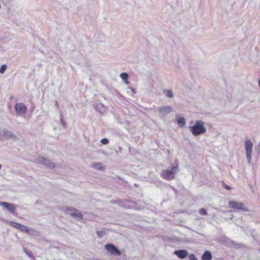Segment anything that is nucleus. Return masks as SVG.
I'll use <instances>...</instances> for the list:
<instances>
[{
    "label": "nucleus",
    "instance_id": "nucleus-1",
    "mask_svg": "<svg viewBox=\"0 0 260 260\" xmlns=\"http://www.w3.org/2000/svg\"><path fill=\"white\" fill-rule=\"evenodd\" d=\"M188 128L194 136H198L206 132V128L202 120H196L192 126H189Z\"/></svg>",
    "mask_w": 260,
    "mask_h": 260
},
{
    "label": "nucleus",
    "instance_id": "nucleus-2",
    "mask_svg": "<svg viewBox=\"0 0 260 260\" xmlns=\"http://www.w3.org/2000/svg\"><path fill=\"white\" fill-rule=\"evenodd\" d=\"M178 171V166H173L171 170L167 169L163 170L161 173V176L168 180H171L174 178L175 174Z\"/></svg>",
    "mask_w": 260,
    "mask_h": 260
},
{
    "label": "nucleus",
    "instance_id": "nucleus-3",
    "mask_svg": "<svg viewBox=\"0 0 260 260\" xmlns=\"http://www.w3.org/2000/svg\"><path fill=\"white\" fill-rule=\"evenodd\" d=\"M35 162L39 165H42L48 169H54L56 165L53 163L51 160L43 157H38L35 159Z\"/></svg>",
    "mask_w": 260,
    "mask_h": 260
},
{
    "label": "nucleus",
    "instance_id": "nucleus-4",
    "mask_svg": "<svg viewBox=\"0 0 260 260\" xmlns=\"http://www.w3.org/2000/svg\"><path fill=\"white\" fill-rule=\"evenodd\" d=\"M229 207L234 209L241 210L244 212H249V210L245 206L244 203L235 201H230L229 203Z\"/></svg>",
    "mask_w": 260,
    "mask_h": 260
},
{
    "label": "nucleus",
    "instance_id": "nucleus-5",
    "mask_svg": "<svg viewBox=\"0 0 260 260\" xmlns=\"http://www.w3.org/2000/svg\"><path fill=\"white\" fill-rule=\"evenodd\" d=\"M156 110L159 112V116L162 119L165 118L167 115L172 111V108L170 106L158 107Z\"/></svg>",
    "mask_w": 260,
    "mask_h": 260
},
{
    "label": "nucleus",
    "instance_id": "nucleus-6",
    "mask_svg": "<svg viewBox=\"0 0 260 260\" xmlns=\"http://www.w3.org/2000/svg\"><path fill=\"white\" fill-rule=\"evenodd\" d=\"M105 248L112 255L115 256L121 255V253L120 251L117 248V247L116 246L112 244L109 243L106 244L105 245Z\"/></svg>",
    "mask_w": 260,
    "mask_h": 260
},
{
    "label": "nucleus",
    "instance_id": "nucleus-7",
    "mask_svg": "<svg viewBox=\"0 0 260 260\" xmlns=\"http://www.w3.org/2000/svg\"><path fill=\"white\" fill-rule=\"evenodd\" d=\"M0 206L6 209L10 213L14 214L16 208L14 204L5 202H0Z\"/></svg>",
    "mask_w": 260,
    "mask_h": 260
},
{
    "label": "nucleus",
    "instance_id": "nucleus-8",
    "mask_svg": "<svg viewBox=\"0 0 260 260\" xmlns=\"http://www.w3.org/2000/svg\"><path fill=\"white\" fill-rule=\"evenodd\" d=\"M15 109L16 111L19 115H22L25 113L27 108L26 107L23 103H17L15 105Z\"/></svg>",
    "mask_w": 260,
    "mask_h": 260
},
{
    "label": "nucleus",
    "instance_id": "nucleus-9",
    "mask_svg": "<svg viewBox=\"0 0 260 260\" xmlns=\"http://www.w3.org/2000/svg\"><path fill=\"white\" fill-rule=\"evenodd\" d=\"M2 135L6 139H13L15 140L17 138L16 136L14 134H13L11 131L6 128L2 130Z\"/></svg>",
    "mask_w": 260,
    "mask_h": 260
},
{
    "label": "nucleus",
    "instance_id": "nucleus-10",
    "mask_svg": "<svg viewBox=\"0 0 260 260\" xmlns=\"http://www.w3.org/2000/svg\"><path fill=\"white\" fill-rule=\"evenodd\" d=\"M174 254L180 258H184L187 256L188 252L186 250L182 249L175 250Z\"/></svg>",
    "mask_w": 260,
    "mask_h": 260
},
{
    "label": "nucleus",
    "instance_id": "nucleus-11",
    "mask_svg": "<svg viewBox=\"0 0 260 260\" xmlns=\"http://www.w3.org/2000/svg\"><path fill=\"white\" fill-rule=\"evenodd\" d=\"M132 202V201H129V200H122V201L120 200V201H118V205L122 208H130L131 206L129 205V204Z\"/></svg>",
    "mask_w": 260,
    "mask_h": 260
},
{
    "label": "nucleus",
    "instance_id": "nucleus-12",
    "mask_svg": "<svg viewBox=\"0 0 260 260\" xmlns=\"http://www.w3.org/2000/svg\"><path fill=\"white\" fill-rule=\"evenodd\" d=\"M94 109L101 113L105 112L106 110V107L102 103H98L94 105Z\"/></svg>",
    "mask_w": 260,
    "mask_h": 260
},
{
    "label": "nucleus",
    "instance_id": "nucleus-13",
    "mask_svg": "<svg viewBox=\"0 0 260 260\" xmlns=\"http://www.w3.org/2000/svg\"><path fill=\"white\" fill-rule=\"evenodd\" d=\"M246 154L248 163L250 164L251 160V153L252 152V147H245Z\"/></svg>",
    "mask_w": 260,
    "mask_h": 260
},
{
    "label": "nucleus",
    "instance_id": "nucleus-14",
    "mask_svg": "<svg viewBox=\"0 0 260 260\" xmlns=\"http://www.w3.org/2000/svg\"><path fill=\"white\" fill-rule=\"evenodd\" d=\"M201 258L202 260H211L212 258L211 252L208 250L205 251Z\"/></svg>",
    "mask_w": 260,
    "mask_h": 260
},
{
    "label": "nucleus",
    "instance_id": "nucleus-15",
    "mask_svg": "<svg viewBox=\"0 0 260 260\" xmlns=\"http://www.w3.org/2000/svg\"><path fill=\"white\" fill-rule=\"evenodd\" d=\"M177 124L180 127H183L186 122L185 119L184 117H181L177 118Z\"/></svg>",
    "mask_w": 260,
    "mask_h": 260
},
{
    "label": "nucleus",
    "instance_id": "nucleus-16",
    "mask_svg": "<svg viewBox=\"0 0 260 260\" xmlns=\"http://www.w3.org/2000/svg\"><path fill=\"white\" fill-rule=\"evenodd\" d=\"M92 167L101 171H104L105 170V167L102 166V165L100 162H96L91 165Z\"/></svg>",
    "mask_w": 260,
    "mask_h": 260
},
{
    "label": "nucleus",
    "instance_id": "nucleus-17",
    "mask_svg": "<svg viewBox=\"0 0 260 260\" xmlns=\"http://www.w3.org/2000/svg\"><path fill=\"white\" fill-rule=\"evenodd\" d=\"M164 93H165L166 95L169 98H172L174 96L172 90L170 89L165 90Z\"/></svg>",
    "mask_w": 260,
    "mask_h": 260
},
{
    "label": "nucleus",
    "instance_id": "nucleus-18",
    "mask_svg": "<svg viewBox=\"0 0 260 260\" xmlns=\"http://www.w3.org/2000/svg\"><path fill=\"white\" fill-rule=\"evenodd\" d=\"M10 225L19 230L20 229V228H21L22 226L21 224L14 221H11L10 222Z\"/></svg>",
    "mask_w": 260,
    "mask_h": 260
},
{
    "label": "nucleus",
    "instance_id": "nucleus-19",
    "mask_svg": "<svg viewBox=\"0 0 260 260\" xmlns=\"http://www.w3.org/2000/svg\"><path fill=\"white\" fill-rule=\"evenodd\" d=\"M71 215L74 217H77L80 219L83 218V215L81 213L78 212V213H71Z\"/></svg>",
    "mask_w": 260,
    "mask_h": 260
},
{
    "label": "nucleus",
    "instance_id": "nucleus-20",
    "mask_svg": "<svg viewBox=\"0 0 260 260\" xmlns=\"http://www.w3.org/2000/svg\"><path fill=\"white\" fill-rule=\"evenodd\" d=\"M21 231H23V232H26V233H29V232L30 231H32V230L31 229H29L28 228H27V226L22 224V226L21 227V228H20V229Z\"/></svg>",
    "mask_w": 260,
    "mask_h": 260
},
{
    "label": "nucleus",
    "instance_id": "nucleus-21",
    "mask_svg": "<svg viewBox=\"0 0 260 260\" xmlns=\"http://www.w3.org/2000/svg\"><path fill=\"white\" fill-rule=\"evenodd\" d=\"M120 77L123 80H126L128 78V75L127 73L124 72L120 74Z\"/></svg>",
    "mask_w": 260,
    "mask_h": 260
},
{
    "label": "nucleus",
    "instance_id": "nucleus-22",
    "mask_svg": "<svg viewBox=\"0 0 260 260\" xmlns=\"http://www.w3.org/2000/svg\"><path fill=\"white\" fill-rule=\"evenodd\" d=\"M7 68V66L6 64H3L0 68V73L4 74L5 73V72L6 71Z\"/></svg>",
    "mask_w": 260,
    "mask_h": 260
},
{
    "label": "nucleus",
    "instance_id": "nucleus-23",
    "mask_svg": "<svg viewBox=\"0 0 260 260\" xmlns=\"http://www.w3.org/2000/svg\"><path fill=\"white\" fill-rule=\"evenodd\" d=\"M245 146H253L252 143L249 139H246L245 141Z\"/></svg>",
    "mask_w": 260,
    "mask_h": 260
},
{
    "label": "nucleus",
    "instance_id": "nucleus-24",
    "mask_svg": "<svg viewBox=\"0 0 260 260\" xmlns=\"http://www.w3.org/2000/svg\"><path fill=\"white\" fill-rule=\"evenodd\" d=\"M199 213L202 215H206L207 214V212L204 208H201L199 211Z\"/></svg>",
    "mask_w": 260,
    "mask_h": 260
},
{
    "label": "nucleus",
    "instance_id": "nucleus-25",
    "mask_svg": "<svg viewBox=\"0 0 260 260\" xmlns=\"http://www.w3.org/2000/svg\"><path fill=\"white\" fill-rule=\"evenodd\" d=\"M105 232L102 231H96V234L99 238H102Z\"/></svg>",
    "mask_w": 260,
    "mask_h": 260
},
{
    "label": "nucleus",
    "instance_id": "nucleus-26",
    "mask_svg": "<svg viewBox=\"0 0 260 260\" xmlns=\"http://www.w3.org/2000/svg\"><path fill=\"white\" fill-rule=\"evenodd\" d=\"M25 252L26 253V254L29 257H31L32 258V260H35V257L34 256L32 253H31V252L30 251H26V250H25Z\"/></svg>",
    "mask_w": 260,
    "mask_h": 260
},
{
    "label": "nucleus",
    "instance_id": "nucleus-27",
    "mask_svg": "<svg viewBox=\"0 0 260 260\" xmlns=\"http://www.w3.org/2000/svg\"><path fill=\"white\" fill-rule=\"evenodd\" d=\"M188 258L189 260H197L196 256L193 253L188 255Z\"/></svg>",
    "mask_w": 260,
    "mask_h": 260
},
{
    "label": "nucleus",
    "instance_id": "nucleus-28",
    "mask_svg": "<svg viewBox=\"0 0 260 260\" xmlns=\"http://www.w3.org/2000/svg\"><path fill=\"white\" fill-rule=\"evenodd\" d=\"M101 142L103 145H107L109 143V140L107 138L102 139Z\"/></svg>",
    "mask_w": 260,
    "mask_h": 260
},
{
    "label": "nucleus",
    "instance_id": "nucleus-29",
    "mask_svg": "<svg viewBox=\"0 0 260 260\" xmlns=\"http://www.w3.org/2000/svg\"><path fill=\"white\" fill-rule=\"evenodd\" d=\"M60 122L64 128L67 127L66 123L62 117L60 118Z\"/></svg>",
    "mask_w": 260,
    "mask_h": 260
},
{
    "label": "nucleus",
    "instance_id": "nucleus-30",
    "mask_svg": "<svg viewBox=\"0 0 260 260\" xmlns=\"http://www.w3.org/2000/svg\"><path fill=\"white\" fill-rule=\"evenodd\" d=\"M232 244L236 247H240L241 246V245L240 244H238L234 241H232Z\"/></svg>",
    "mask_w": 260,
    "mask_h": 260
},
{
    "label": "nucleus",
    "instance_id": "nucleus-31",
    "mask_svg": "<svg viewBox=\"0 0 260 260\" xmlns=\"http://www.w3.org/2000/svg\"><path fill=\"white\" fill-rule=\"evenodd\" d=\"M118 201H120V200H112L111 201V203L113 204H117L118 205Z\"/></svg>",
    "mask_w": 260,
    "mask_h": 260
},
{
    "label": "nucleus",
    "instance_id": "nucleus-32",
    "mask_svg": "<svg viewBox=\"0 0 260 260\" xmlns=\"http://www.w3.org/2000/svg\"><path fill=\"white\" fill-rule=\"evenodd\" d=\"M224 188L226 189H227V190H231V187L230 186H229V185H226V184L224 185Z\"/></svg>",
    "mask_w": 260,
    "mask_h": 260
},
{
    "label": "nucleus",
    "instance_id": "nucleus-33",
    "mask_svg": "<svg viewBox=\"0 0 260 260\" xmlns=\"http://www.w3.org/2000/svg\"><path fill=\"white\" fill-rule=\"evenodd\" d=\"M131 90L132 92H133L134 93H136V90L134 88L131 87Z\"/></svg>",
    "mask_w": 260,
    "mask_h": 260
},
{
    "label": "nucleus",
    "instance_id": "nucleus-34",
    "mask_svg": "<svg viewBox=\"0 0 260 260\" xmlns=\"http://www.w3.org/2000/svg\"><path fill=\"white\" fill-rule=\"evenodd\" d=\"M125 81V83L127 85L129 84V82L128 81V79L126 80H124Z\"/></svg>",
    "mask_w": 260,
    "mask_h": 260
},
{
    "label": "nucleus",
    "instance_id": "nucleus-35",
    "mask_svg": "<svg viewBox=\"0 0 260 260\" xmlns=\"http://www.w3.org/2000/svg\"><path fill=\"white\" fill-rule=\"evenodd\" d=\"M89 260H100V259H98V258H92V259H90Z\"/></svg>",
    "mask_w": 260,
    "mask_h": 260
},
{
    "label": "nucleus",
    "instance_id": "nucleus-36",
    "mask_svg": "<svg viewBox=\"0 0 260 260\" xmlns=\"http://www.w3.org/2000/svg\"><path fill=\"white\" fill-rule=\"evenodd\" d=\"M258 86L260 87V79L258 80Z\"/></svg>",
    "mask_w": 260,
    "mask_h": 260
},
{
    "label": "nucleus",
    "instance_id": "nucleus-37",
    "mask_svg": "<svg viewBox=\"0 0 260 260\" xmlns=\"http://www.w3.org/2000/svg\"><path fill=\"white\" fill-rule=\"evenodd\" d=\"M2 168V165L0 164V169Z\"/></svg>",
    "mask_w": 260,
    "mask_h": 260
}]
</instances>
